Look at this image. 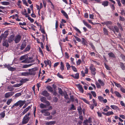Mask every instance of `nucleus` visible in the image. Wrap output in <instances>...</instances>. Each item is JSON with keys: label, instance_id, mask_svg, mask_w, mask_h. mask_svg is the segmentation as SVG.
I'll return each mask as SVG.
<instances>
[{"label": "nucleus", "instance_id": "nucleus-1", "mask_svg": "<svg viewBox=\"0 0 125 125\" xmlns=\"http://www.w3.org/2000/svg\"><path fill=\"white\" fill-rule=\"evenodd\" d=\"M30 115V113H28L25 115L23 117L22 121V124H25L28 123L30 119L29 116Z\"/></svg>", "mask_w": 125, "mask_h": 125}, {"label": "nucleus", "instance_id": "nucleus-2", "mask_svg": "<svg viewBox=\"0 0 125 125\" xmlns=\"http://www.w3.org/2000/svg\"><path fill=\"white\" fill-rule=\"evenodd\" d=\"M102 24L104 25H105L110 29L112 30L114 32H115L114 29H113V27L112 25V22L110 21H107L102 23Z\"/></svg>", "mask_w": 125, "mask_h": 125}, {"label": "nucleus", "instance_id": "nucleus-3", "mask_svg": "<svg viewBox=\"0 0 125 125\" xmlns=\"http://www.w3.org/2000/svg\"><path fill=\"white\" fill-rule=\"evenodd\" d=\"M38 70L37 67H35L33 68L30 69L28 70L29 75H34L36 74L35 71Z\"/></svg>", "mask_w": 125, "mask_h": 125}, {"label": "nucleus", "instance_id": "nucleus-4", "mask_svg": "<svg viewBox=\"0 0 125 125\" xmlns=\"http://www.w3.org/2000/svg\"><path fill=\"white\" fill-rule=\"evenodd\" d=\"M25 102V100L23 101L21 100H19L16 103V107H17L19 105V108H21Z\"/></svg>", "mask_w": 125, "mask_h": 125}, {"label": "nucleus", "instance_id": "nucleus-5", "mask_svg": "<svg viewBox=\"0 0 125 125\" xmlns=\"http://www.w3.org/2000/svg\"><path fill=\"white\" fill-rule=\"evenodd\" d=\"M90 69L92 72V73L93 75H94L95 74V71L96 70L95 68L94 67L93 64H91L90 67Z\"/></svg>", "mask_w": 125, "mask_h": 125}, {"label": "nucleus", "instance_id": "nucleus-6", "mask_svg": "<svg viewBox=\"0 0 125 125\" xmlns=\"http://www.w3.org/2000/svg\"><path fill=\"white\" fill-rule=\"evenodd\" d=\"M21 37L20 35L18 34L16 36V37L14 40L15 42L17 43L21 41Z\"/></svg>", "mask_w": 125, "mask_h": 125}, {"label": "nucleus", "instance_id": "nucleus-7", "mask_svg": "<svg viewBox=\"0 0 125 125\" xmlns=\"http://www.w3.org/2000/svg\"><path fill=\"white\" fill-rule=\"evenodd\" d=\"M14 94V93L13 92H9L6 93L5 94V97L6 98H9L12 96Z\"/></svg>", "mask_w": 125, "mask_h": 125}, {"label": "nucleus", "instance_id": "nucleus-8", "mask_svg": "<svg viewBox=\"0 0 125 125\" xmlns=\"http://www.w3.org/2000/svg\"><path fill=\"white\" fill-rule=\"evenodd\" d=\"M26 46V43L25 41H23L22 42L20 48L21 50H23Z\"/></svg>", "mask_w": 125, "mask_h": 125}, {"label": "nucleus", "instance_id": "nucleus-9", "mask_svg": "<svg viewBox=\"0 0 125 125\" xmlns=\"http://www.w3.org/2000/svg\"><path fill=\"white\" fill-rule=\"evenodd\" d=\"M41 102L43 103L46 104L47 103V100L46 98V97L41 96L40 99Z\"/></svg>", "mask_w": 125, "mask_h": 125}, {"label": "nucleus", "instance_id": "nucleus-10", "mask_svg": "<svg viewBox=\"0 0 125 125\" xmlns=\"http://www.w3.org/2000/svg\"><path fill=\"white\" fill-rule=\"evenodd\" d=\"M8 34V31H5L3 33L1 34V35L4 38V40L7 37Z\"/></svg>", "mask_w": 125, "mask_h": 125}, {"label": "nucleus", "instance_id": "nucleus-11", "mask_svg": "<svg viewBox=\"0 0 125 125\" xmlns=\"http://www.w3.org/2000/svg\"><path fill=\"white\" fill-rule=\"evenodd\" d=\"M40 106L42 109L46 108L47 107V103L44 104L43 103H41L40 104Z\"/></svg>", "mask_w": 125, "mask_h": 125}, {"label": "nucleus", "instance_id": "nucleus-12", "mask_svg": "<svg viewBox=\"0 0 125 125\" xmlns=\"http://www.w3.org/2000/svg\"><path fill=\"white\" fill-rule=\"evenodd\" d=\"M40 112L45 116H47V109H43L41 110Z\"/></svg>", "mask_w": 125, "mask_h": 125}, {"label": "nucleus", "instance_id": "nucleus-13", "mask_svg": "<svg viewBox=\"0 0 125 125\" xmlns=\"http://www.w3.org/2000/svg\"><path fill=\"white\" fill-rule=\"evenodd\" d=\"M31 106H29L26 109H24V111L22 112V114L23 115L24 114L26 113L31 108Z\"/></svg>", "mask_w": 125, "mask_h": 125}, {"label": "nucleus", "instance_id": "nucleus-14", "mask_svg": "<svg viewBox=\"0 0 125 125\" xmlns=\"http://www.w3.org/2000/svg\"><path fill=\"white\" fill-rule=\"evenodd\" d=\"M77 87L78 88L79 91L82 93H83L84 91L82 86L80 84L77 85Z\"/></svg>", "mask_w": 125, "mask_h": 125}, {"label": "nucleus", "instance_id": "nucleus-15", "mask_svg": "<svg viewBox=\"0 0 125 125\" xmlns=\"http://www.w3.org/2000/svg\"><path fill=\"white\" fill-rule=\"evenodd\" d=\"M83 22L84 25L88 28L89 29H91V28L92 27L91 25L88 24L87 22H86L84 20H83Z\"/></svg>", "mask_w": 125, "mask_h": 125}, {"label": "nucleus", "instance_id": "nucleus-16", "mask_svg": "<svg viewBox=\"0 0 125 125\" xmlns=\"http://www.w3.org/2000/svg\"><path fill=\"white\" fill-rule=\"evenodd\" d=\"M71 76L75 79H78L79 78V73H77L75 74H72Z\"/></svg>", "mask_w": 125, "mask_h": 125}, {"label": "nucleus", "instance_id": "nucleus-17", "mask_svg": "<svg viewBox=\"0 0 125 125\" xmlns=\"http://www.w3.org/2000/svg\"><path fill=\"white\" fill-rule=\"evenodd\" d=\"M4 40L3 43V46H5L7 47H8L9 46V45L8 42H7V40Z\"/></svg>", "mask_w": 125, "mask_h": 125}, {"label": "nucleus", "instance_id": "nucleus-18", "mask_svg": "<svg viewBox=\"0 0 125 125\" xmlns=\"http://www.w3.org/2000/svg\"><path fill=\"white\" fill-rule=\"evenodd\" d=\"M110 107L113 109L119 110V107L115 105H111Z\"/></svg>", "mask_w": 125, "mask_h": 125}, {"label": "nucleus", "instance_id": "nucleus-19", "mask_svg": "<svg viewBox=\"0 0 125 125\" xmlns=\"http://www.w3.org/2000/svg\"><path fill=\"white\" fill-rule=\"evenodd\" d=\"M102 5L104 7L107 6L108 5V2L107 1H104L102 3Z\"/></svg>", "mask_w": 125, "mask_h": 125}, {"label": "nucleus", "instance_id": "nucleus-20", "mask_svg": "<svg viewBox=\"0 0 125 125\" xmlns=\"http://www.w3.org/2000/svg\"><path fill=\"white\" fill-rule=\"evenodd\" d=\"M14 36L13 35H11L9 38L8 42L9 43H11L13 40Z\"/></svg>", "mask_w": 125, "mask_h": 125}, {"label": "nucleus", "instance_id": "nucleus-21", "mask_svg": "<svg viewBox=\"0 0 125 125\" xmlns=\"http://www.w3.org/2000/svg\"><path fill=\"white\" fill-rule=\"evenodd\" d=\"M108 55L110 57L113 58H115V55L112 52H111L109 53L108 54Z\"/></svg>", "mask_w": 125, "mask_h": 125}, {"label": "nucleus", "instance_id": "nucleus-22", "mask_svg": "<svg viewBox=\"0 0 125 125\" xmlns=\"http://www.w3.org/2000/svg\"><path fill=\"white\" fill-rule=\"evenodd\" d=\"M31 48V46L30 45H28L24 51V52L29 51Z\"/></svg>", "mask_w": 125, "mask_h": 125}, {"label": "nucleus", "instance_id": "nucleus-23", "mask_svg": "<svg viewBox=\"0 0 125 125\" xmlns=\"http://www.w3.org/2000/svg\"><path fill=\"white\" fill-rule=\"evenodd\" d=\"M61 12L66 18H68L67 14L63 10H61Z\"/></svg>", "mask_w": 125, "mask_h": 125}, {"label": "nucleus", "instance_id": "nucleus-24", "mask_svg": "<svg viewBox=\"0 0 125 125\" xmlns=\"http://www.w3.org/2000/svg\"><path fill=\"white\" fill-rule=\"evenodd\" d=\"M21 75L22 76H28L29 75L28 72H22L21 73Z\"/></svg>", "mask_w": 125, "mask_h": 125}, {"label": "nucleus", "instance_id": "nucleus-25", "mask_svg": "<svg viewBox=\"0 0 125 125\" xmlns=\"http://www.w3.org/2000/svg\"><path fill=\"white\" fill-rule=\"evenodd\" d=\"M6 67L9 70L11 71H13L14 70V68L10 66L9 65H7Z\"/></svg>", "mask_w": 125, "mask_h": 125}, {"label": "nucleus", "instance_id": "nucleus-26", "mask_svg": "<svg viewBox=\"0 0 125 125\" xmlns=\"http://www.w3.org/2000/svg\"><path fill=\"white\" fill-rule=\"evenodd\" d=\"M29 80L27 78L22 79L20 81V82L21 83H24L26 82L29 81Z\"/></svg>", "mask_w": 125, "mask_h": 125}, {"label": "nucleus", "instance_id": "nucleus-27", "mask_svg": "<svg viewBox=\"0 0 125 125\" xmlns=\"http://www.w3.org/2000/svg\"><path fill=\"white\" fill-rule=\"evenodd\" d=\"M41 94L44 96L47 97V91L46 90L43 91Z\"/></svg>", "mask_w": 125, "mask_h": 125}, {"label": "nucleus", "instance_id": "nucleus-28", "mask_svg": "<svg viewBox=\"0 0 125 125\" xmlns=\"http://www.w3.org/2000/svg\"><path fill=\"white\" fill-rule=\"evenodd\" d=\"M98 81L101 86H103L104 85V82L101 81L100 79H99Z\"/></svg>", "mask_w": 125, "mask_h": 125}, {"label": "nucleus", "instance_id": "nucleus-29", "mask_svg": "<svg viewBox=\"0 0 125 125\" xmlns=\"http://www.w3.org/2000/svg\"><path fill=\"white\" fill-rule=\"evenodd\" d=\"M61 67H60V69H61L62 71H63L64 69V65L63 63L62 62H61Z\"/></svg>", "mask_w": 125, "mask_h": 125}, {"label": "nucleus", "instance_id": "nucleus-30", "mask_svg": "<svg viewBox=\"0 0 125 125\" xmlns=\"http://www.w3.org/2000/svg\"><path fill=\"white\" fill-rule=\"evenodd\" d=\"M56 122L55 121H51L47 122V125H54L55 124Z\"/></svg>", "mask_w": 125, "mask_h": 125}, {"label": "nucleus", "instance_id": "nucleus-31", "mask_svg": "<svg viewBox=\"0 0 125 125\" xmlns=\"http://www.w3.org/2000/svg\"><path fill=\"white\" fill-rule=\"evenodd\" d=\"M49 102L47 101V110H50L52 108V107L51 106L49 105Z\"/></svg>", "mask_w": 125, "mask_h": 125}, {"label": "nucleus", "instance_id": "nucleus-32", "mask_svg": "<svg viewBox=\"0 0 125 125\" xmlns=\"http://www.w3.org/2000/svg\"><path fill=\"white\" fill-rule=\"evenodd\" d=\"M42 26L41 25H40V30L41 31V32L43 33V34H45V32L44 31V30L43 29V28H42Z\"/></svg>", "mask_w": 125, "mask_h": 125}, {"label": "nucleus", "instance_id": "nucleus-33", "mask_svg": "<svg viewBox=\"0 0 125 125\" xmlns=\"http://www.w3.org/2000/svg\"><path fill=\"white\" fill-rule=\"evenodd\" d=\"M82 44L83 45H86L87 43L86 41L83 38H82Z\"/></svg>", "mask_w": 125, "mask_h": 125}, {"label": "nucleus", "instance_id": "nucleus-34", "mask_svg": "<svg viewBox=\"0 0 125 125\" xmlns=\"http://www.w3.org/2000/svg\"><path fill=\"white\" fill-rule=\"evenodd\" d=\"M5 111H4L0 113V115L2 118H4L5 117Z\"/></svg>", "mask_w": 125, "mask_h": 125}, {"label": "nucleus", "instance_id": "nucleus-35", "mask_svg": "<svg viewBox=\"0 0 125 125\" xmlns=\"http://www.w3.org/2000/svg\"><path fill=\"white\" fill-rule=\"evenodd\" d=\"M114 93L115 94V95L118 97H121V96L120 94L117 91H115L114 92Z\"/></svg>", "mask_w": 125, "mask_h": 125}, {"label": "nucleus", "instance_id": "nucleus-36", "mask_svg": "<svg viewBox=\"0 0 125 125\" xmlns=\"http://www.w3.org/2000/svg\"><path fill=\"white\" fill-rule=\"evenodd\" d=\"M120 65L121 67L122 70H124L125 69V66L123 63L120 62Z\"/></svg>", "mask_w": 125, "mask_h": 125}, {"label": "nucleus", "instance_id": "nucleus-37", "mask_svg": "<svg viewBox=\"0 0 125 125\" xmlns=\"http://www.w3.org/2000/svg\"><path fill=\"white\" fill-rule=\"evenodd\" d=\"M66 66L67 69L68 70H69L71 66H70L68 62L66 63Z\"/></svg>", "mask_w": 125, "mask_h": 125}, {"label": "nucleus", "instance_id": "nucleus-38", "mask_svg": "<svg viewBox=\"0 0 125 125\" xmlns=\"http://www.w3.org/2000/svg\"><path fill=\"white\" fill-rule=\"evenodd\" d=\"M103 30L104 31V34L106 35H108V31L107 30V29L105 28H104L103 29Z\"/></svg>", "mask_w": 125, "mask_h": 125}, {"label": "nucleus", "instance_id": "nucleus-39", "mask_svg": "<svg viewBox=\"0 0 125 125\" xmlns=\"http://www.w3.org/2000/svg\"><path fill=\"white\" fill-rule=\"evenodd\" d=\"M114 114V113L112 111H109L107 113V116H108Z\"/></svg>", "mask_w": 125, "mask_h": 125}, {"label": "nucleus", "instance_id": "nucleus-40", "mask_svg": "<svg viewBox=\"0 0 125 125\" xmlns=\"http://www.w3.org/2000/svg\"><path fill=\"white\" fill-rule=\"evenodd\" d=\"M81 99L85 103H86L89 104V101H88L86 99L83 98H81Z\"/></svg>", "mask_w": 125, "mask_h": 125}, {"label": "nucleus", "instance_id": "nucleus-41", "mask_svg": "<svg viewBox=\"0 0 125 125\" xmlns=\"http://www.w3.org/2000/svg\"><path fill=\"white\" fill-rule=\"evenodd\" d=\"M21 85L22 84L21 83H17L14 85L13 86L14 87H18L21 86Z\"/></svg>", "mask_w": 125, "mask_h": 125}, {"label": "nucleus", "instance_id": "nucleus-42", "mask_svg": "<svg viewBox=\"0 0 125 125\" xmlns=\"http://www.w3.org/2000/svg\"><path fill=\"white\" fill-rule=\"evenodd\" d=\"M12 101V99H10L8 100L7 102V104L8 105H10L11 102Z\"/></svg>", "mask_w": 125, "mask_h": 125}, {"label": "nucleus", "instance_id": "nucleus-43", "mask_svg": "<svg viewBox=\"0 0 125 125\" xmlns=\"http://www.w3.org/2000/svg\"><path fill=\"white\" fill-rule=\"evenodd\" d=\"M2 4L4 5H8L9 4V3L7 1H3L2 2Z\"/></svg>", "mask_w": 125, "mask_h": 125}, {"label": "nucleus", "instance_id": "nucleus-44", "mask_svg": "<svg viewBox=\"0 0 125 125\" xmlns=\"http://www.w3.org/2000/svg\"><path fill=\"white\" fill-rule=\"evenodd\" d=\"M26 55H24L23 56H21L20 58V60H22L26 58Z\"/></svg>", "mask_w": 125, "mask_h": 125}, {"label": "nucleus", "instance_id": "nucleus-45", "mask_svg": "<svg viewBox=\"0 0 125 125\" xmlns=\"http://www.w3.org/2000/svg\"><path fill=\"white\" fill-rule=\"evenodd\" d=\"M73 36L75 39L78 42H80L81 41V40L80 38H78V37H77V36L75 35H74Z\"/></svg>", "mask_w": 125, "mask_h": 125}, {"label": "nucleus", "instance_id": "nucleus-46", "mask_svg": "<svg viewBox=\"0 0 125 125\" xmlns=\"http://www.w3.org/2000/svg\"><path fill=\"white\" fill-rule=\"evenodd\" d=\"M22 1L23 3L26 6H29V5L27 3L26 0H22Z\"/></svg>", "mask_w": 125, "mask_h": 125}, {"label": "nucleus", "instance_id": "nucleus-47", "mask_svg": "<svg viewBox=\"0 0 125 125\" xmlns=\"http://www.w3.org/2000/svg\"><path fill=\"white\" fill-rule=\"evenodd\" d=\"M21 93L16 94L15 95V97L17 98L18 97H19V96H21Z\"/></svg>", "mask_w": 125, "mask_h": 125}, {"label": "nucleus", "instance_id": "nucleus-48", "mask_svg": "<svg viewBox=\"0 0 125 125\" xmlns=\"http://www.w3.org/2000/svg\"><path fill=\"white\" fill-rule=\"evenodd\" d=\"M98 98L100 101H102L104 99V98L101 96H98Z\"/></svg>", "mask_w": 125, "mask_h": 125}, {"label": "nucleus", "instance_id": "nucleus-49", "mask_svg": "<svg viewBox=\"0 0 125 125\" xmlns=\"http://www.w3.org/2000/svg\"><path fill=\"white\" fill-rule=\"evenodd\" d=\"M71 67L72 68L73 71H74L75 72H77V70L76 68L74 66H71Z\"/></svg>", "mask_w": 125, "mask_h": 125}, {"label": "nucleus", "instance_id": "nucleus-50", "mask_svg": "<svg viewBox=\"0 0 125 125\" xmlns=\"http://www.w3.org/2000/svg\"><path fill=\"white\" fill-rule=\"evenodd\" d=\"M95 84L97 88H101V86L99 83L97 82H96Z\"/></svg>", "mask_w": 125, "mask_h": 125}, {"label": "nucleus", "instance_id": "nucleus-51", "mask_svg": "<svg viewBox=\"0 0 125 125\" xmlns=\"http://www.w3.org/2000/svg\"><path fill=\"white\" fill-rule=\"evenodd\" d=\"M74 59L73 58H71V63L72 64H75V63L73 61Z\"/></svg>", "mask_w": 125, "mask_h": 125}, {"label": "nucleus", "instance_id": "nucleus-52", "mask_svg": "<svg viewBox=\"0 0 125 125\" xmlns=\"http://www.w3.org/2000/svg\"><path fill=\"white\" fill-rule=\"evenodd\" d=\"M74 28L75 30V31H76L78 32L79 33H81V32L77 27H74Z\"/></svg>", "mask_w": 125, "mask_h": 125}, {"label": "nucleus", "instance_id": "nucleus-53", "mask_svg": "<svg viewBox=\"0 0 125 125\" xmlns=\"http://www.w3.org/2000/svg\"><path fill=\"white\" fill-rule=\"evenodd\" d=\"M21 62L22 63H30L29 61H27L26 59L22 61Z\"/></svg>", "mask_w": 125, "mask_h": 125}, {"label": "nucleus", "instance_id": "nucleus-54", "mask_svg": "<svg viewBox=\"0 0 125 125\" xmlns=\"http://www.w3.org/2000/svg\"><path fill=\"white\" fill-rule=\"evenodd\" d=\"M81 60L79 59L76 62V63L77 65H79L81 64Z\"/></svg>", "mask_w": 125, "mask_h": 125}, {"label": "nucleus", "instance_id": "nucleus-55", "mask_svg": "<svg viewBox=\"0 0 125 125\" xmlns=\"http://www.w3.org/2000/svg\"><path fill=\"white\" fill-rule=\"evenodd\" d=\"M117 24L121 30L122 31L123 30V29L122 28L120 24L119 23H117Z\"/></svg>", "mask_w": 125, "mask_h": 125}, {"label": "nucleus", "instance_id": "nucleus-56", "mask_svg": "<svg viewBox=\"0 0 125 125\" xmlns=\"http://www.w3.org/2000/svg\"><path fill=\"white\" fill-rule=\"evenodd\" d=\"M59 93L61 95H62L63 94V92L62 91V89L61 88H59Z\"/></svg>", "mask_w": 125, "mask_h": 125}, {"label": "nucleus", "instance_id": "nucleus-57", "mask_svg": "<svg viewBox=\"0 0 125 125\" xmlns=\"http://www.w3.org/2000/svg\"><path fill=\"white\" fill-rule=\"evenodd\" d=\"M91 92L94 97H96V94L94 92L92 91Z\"/></svg>", "mask_w": 125, "mask_h": 125}, {"label": "nucleus", "instance_id": "nucleus-58", "mask_svg": "<svg viewBox=\"0 0 125 125\" xmlns=\"http://www.w3.org/2000/svg\"><path fill=\"white\" fill-rule=\"evenodd\" d=\"M114 28L117 32H118L119 31V29L116 26H115L114 27Z\"/></svg>", "mask_w": 125, "mask_h": 125}, {"label": "nucleus", "instance_id": "nucleus-59", "mask_svg": "<svg viewBox=\"0 0 125 125\" xmlns=\"http://www.w3.org/2000/svg\"><path fill=\"white\" fill-rule=\"evenodd\" d=\"M111 8L112 10L113 11L115 9V7L114 5L113 4H112L110 5Z\"/></svg>", "mask_w": 125, "mask_h": 125}, {"label": "nucleus", "instance_id": "nucleus-60", "mask_svg": "<svg viewBox=\"0 0 125 125\" xmlns=\"http://www.w3.org/2000/svg\"><path fill=\"white\" fill-rule=\"evenodd\" d=\"M28 19L31 23H32L34 21V19H33L31 18L30 17H29Z\"/></svg>", "mask_w": 125, "mask_h": 125}, {"label": "nucleus", "instance_id": "nucleus-61", "mask_svg": "<svg viewBox=\"0 0 125 125\" xmlns=\"http://www.w3.org/2000/svg\"><path fill=\"white\" fill-rule=\"evenodd\" d=\"M115 85L118 87H121V85L119 84V83H116L115 82L114 83Z\"/></svg>", "mask_w": 125, "mask_h": 125}, {"label": "nucleus", "instance_id": "nucleus-62", "mask_svg": "<svg viewBox=\"0 0 125 125\" xmlns=\"http://www.w3.org/2000/svg\"><path fill=\"white\" fill-rule=\"evenodd\" d=\"M78 111L79 114L80 115H81L82 114V109L81 108L78 109Z\"/></svg>", "mask_w": 125, "mask_h": 125}, {"label": "nucleus", "instance_id": "nucleus-63", "mask_svg": "<svg viewBox=\"0 0 125 125\" xmlns=\"http://www.w3.org/2000/svg\"><path fill=\"white\" fill-rule=\"evenodd\" d=\"M94 16L93 14H90L89 15V17L91 19H94Z\"/></svg>", "mask_w": 125, "mask_h": 125}, {"label": "nucleus", "instance_id": "nucleus-64", "mask_svg": "<svg viewBox=\"0 0 125 125\" xmlns=\"http://www.w3.org/2000/svg\"><path fill=\"white\" fill-rule=\"evenodd\" d=\"M121 91L124 93H125V89L123 87H121L120 88Z\"/></svg>", "mask_w": 125, "mask_h": 125}]
</instances>
